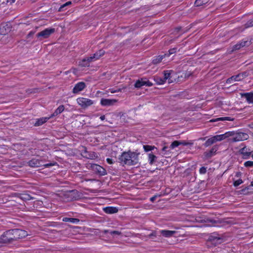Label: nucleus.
Returning a JSON list of instances; mask_svg holds the SVG:
<instances>
[{"instance_id":"obj_59","label":"nucleus","mask_w":253,"mask_h":253,"mask_svg":"<svg viewBox=\"0 0 253 253\" xmlns=\"http://www.w3.org/2000/svg\"><path fill=\"white\" fill-rule=\"evenodd\" d=\"M7 0V2H10V4L14 3L15 1V0Z\"/></svg>"},{"instance_id":"obj_41","label":"nucleus","mask_w":253,"mask_h":253,"mask_svg":"<svg viewBox=\"0 0 253 253\" xmlns=\"http://www.w3.org/2000/svg\"><path fill=\"white\" fill-rule=\"evenodd\" d=\"M178 146H179V141L177 140H175L171 143L169 146V148L172 149L176 147H178Z\"/></svg>"},{"instance_id":"obj_5","label":"nucleus","mask_w":253,"mask_h":253,"mask_svg":"<svg viewBox=\"0 0 253 253\" xmlns=\"http://www.w3.org/2000/svg\"><path fill=\"white\" fill-rule=\"evenodd\" d=\"M90 168L96 174H98L100 176H104L107 174L106 169L100 165L92 164L90 165Z\"/></svg>"},{"instance_id":"obj_25","label":"nucleus","mask_w":253,"mask_h":253,"mask_svg":"<svg viewBox=\"0 0 253 253\" xmlns=\"http://www.w3.org/2000/svg\"><path fill=\"white\" fill-rule=\"evenodd\" d=\"M216 238V239H215L214 241L211 242L215 246L217 245L220 244L224 242V239L223 238L222 236L219 234L218 236H217V237Z\"/></svg>"},{"instance_id":"obj_27","label":"nucleus","mask_w":253,"mask_h":253,"mask_svg":"<svg viewBox=\"0 0 253 253\" xmlns=\"http://www.w3.org/2000/svg\"><path fill=\"white\" fill-rule=\"evenodd\" d=\"M62 221L64 222H70L74 223H77L80 221V220L78 218H76L63 217Z\"/></svg>"},{"instance_id":"obj_22","label":"nucleus","mask_w":253,"mask_h":253,"mask_svg":"<svg viewBox=\"0 0 253 253\" xmlns=\"http://www.w3.org/2000/svg\"><path fill=\"white\" fill-rule=\"evenodd\" d=\"M64 106L63 105H60L53 112V114L51 115L49 117V118H52L53 117L56 116L59 114H61L64 110Z\"/></svg>"},{"instance_id":"obj_60","label":"nucleus","mask_w":253,"mask_h":253,"mask_svg":"<svg viewBox=\"0 0 253 253\" xmlns=\"http://www.w3.org/2000/svg\"><path fill=\"white\" fill-rule=\"evenodd\" d=\"M100 119L101 121H104L105 119V116L102 115L100 117Z\"/></svg>"},{"instance_id":"obj_51","label":"nucleus","mask_w":253,"mask_h":253,"mask_svg":"<svg viewBox=\"0 0 253 253\" xmlns=\"http://www.w3.org/2000/svg\"><path fill=\"white\" fill-rule=\"evenodd\" d=\"M176 50H177V48L176 47H174L173 48H171L169 50V54H168V56L171 55V54H172L176 52Z\"/></svg>"},{"instance_id":"obj_26","label":"nucleus","mask_w":253,"mask_h":253,"mask_svg":"<svg viewBox=\"0 0 253 253\" xmlns=\"http://www.w3.org/2000/svg\"><path fill=\"white\" fill-rule=\"evenodd\" d=\"M19 197L23 201H29L33 199V198L28 194H19Z\"/></svg>"},{"instance_id":"obj_13","label":"nucleus","mask_w":253,"mask_h":253,"mask_svg":"<svg viewBox=\"0 0 253 253\" xmlns=\"http://www.w3.org/2000/svg\"><path fill=\"white\" fill-rule=\"evenodd\" d=\"M28 164L29 166L31 167H40L42 166V161L40 160L37 159L33 158L32 160H30L28 162Z\"/></svg>"},{"instance_id":"obj_7","label":"nucleus","mask_w":253,"mask_h":253,"mask_svg":"<svg viewBox=\"0 0 253 253\" xmlns=\"http://www.w3.org/2000/svg\"><path fill=\"white\" fill-rule=\"evenodd\" d=\"M55 30L54 28H46L44 30L38 33L37 34L38 38L42 37L43 39L48 38L50 35L54 33Z\"/></svg>"},{"instance_id":"obj_53","label":"nucleus","mask_w":253,"mask_h":253,"mask_svg":"<svg viewBox=\"0 0 253 253\" xmlns=\"http://www.w3.org/2000/svg\"><path fill=\"white\" fill-rule=\"evenodd\" d=\"M56 164H57V163H56V162L55 163H48V164H42V166H44L45 168H49L50 167H51V166H53L55 165Z\"/></svg>"},{"instance_id":"obj_48","label":"nucleus","mask_w":253,"mask_h":253,"mask_svg":"<svg viewBox=\"0 0 253 253\" xmlns=\"http://www.w3.org/2000/svg\"><path fill=\"white\" fill-rule=\"evenodd\" d=\"M90 57H92V61L96 60L98 59L100 57L99 56V54L96 52L95 53L93 54L92 56Z\"/></svg>"},{"instance_id":"obj_52","label":"nucleus","mask_w":253,"mask_h":253,"mask_svg":"<svg viewBox=\"0 0 253 253\" xmlns=\"http://www.w3.org/2000/svg\"><path fill=\"white\" fill-rule=\"evenodd\" d=\"M224 134H226V138L230 136H233V137L235 136V132L234 131H228Z\"/></svg>"},{"instance_id":"obj_57","label":"nucleus","mask_w":253,"mask_h":253,"mask_svg":"<svg viewBox=\"0 0 253 253\" xmlns=\"http://www.w3.org/2000/svg\"><path fill=\"white\" fill-rule=\"evenodd\" d=\"M157 197V196L156 195H155V196H153L152 197H151L150 199V201L152 202H154L155 201V200H156Z\"/></svg>"},{"instance_id":"obj_10","label":"nucleus","mask_w":253,"mask_h":253,"mask_svg":"<svg viewBox=\"0 0 253 253\" xmlns=\"http://www.w3.org/2000/svg\"><path fill=\"white\" fill-rule=\"evenodd\" d=\"M218 149V146L214 145L210 151L205 152L204 153L205 159H209L211 158L213 156L216 154V152Z\"/></svg>"},{"instance_id":"obj_45","label":"nucleus","mask_w":253,"mask_h":253,"mask_svg":"<svg viewBox=\"0 0 253 253\" xmlns=\"http://www.w3.org/2000/svg\"><path fill=\"white\" fill-rule=\"evenodd\" d=\"M243 182V180L241 179H239L236 181H234L233 182V185L235 187H237L241 184H242Z\"/></svg>"},{"instance_id":"obj_42","label":"nucleus","mask_w":253,"mask_h":253,"mask_svg":"<svg viewBox=\"0 0 253 253\" xmlns=\"http://www.w3.org/2000/svg\"><path fill=\"white\" fill-rule=\"evenodd\" d=\"M38 89L37 88H29L26 90V93L27 94L35 93L38 92Z\"/></svg>"},{"instance_id":"obj_21","label":"nucleus","mask_w":253,"mask_h":253,"mask_svg":"<svg viewBox=\"0 0 253 253\" xmlns=\"http://www.w3.org/2000/svg\"><path fill=\"white\" fill-rule=\"evenodd\" d=\"M49 119V117H42L40 118L39 119H38L36 120V122L34 124V126H39L42 125H43L44 123L46 122L48 119Z\"/></svg>"},{"instance_id":"obj_30","label":"nucleus","mask_w":253,"mask_h":253,"mask_svg":"<svg viewBox=\"0 0 253 253\" xmlns=\"http://www.w3.org/2000/svg\"><path fill=\"white\" fill-rule=\"evenodd\" d=\"M234 119L231 118V117H221V118H218L215 119H212L210 121L211 122H214L219 121H233Z\"/></svg>"},{"instance_id":"obj_33","label":"nucleus","mask_w":253,"mask_h":253,"mask_svg":"<svg viewBox=\"0 0 253 253\" xmlns=\"http://www.w3.org/2000/svg\"><path fill=\"white\" fill-rule=\"evenodd\" d=\"M219 234L216 232H213L210 235L208 241L211 242L214 241Z\"/></svg>"},{"instance_id":"obj_34","label":"nucleus","mask_w":253,"mask_h":253,"mask_svg":"<svg viewBox=\"0 0 253 253\" xmlns=\"http://www.w3.org/2000/svg\"><path fill=\"white\" fill-rule=\"evenodd\" d=\"M172 70H169V71H168V70H166V71H164L163 72V73H164V78H163V80H165L166 81L167 80L169 79V80H170V74H171V72H172Z\"/></svg>"},{"instance_id":"obj_3","label":"nucleus","mask_w":253,"mask_h":253,"mask_svg":"<svg viewBox=\"0 0 253 253\" xmlns=\"http://www.w3.org/2000/svg\"><path fill=\"white\" fill-rule=\"evenodd\" d=\"M249 72L247 71H245L239 73L236 75L232 76L231 77L229 78L226 80L227 84H230L233 81H241L243 80L244 79L246 78L249 76Z\"/></svg>"},{"instance_id":"obj_63","label":"nucleus","mask_w":253,"mask_h":253,"mask_svg":"<svg viewBox=\"0 0 253 253\" xmlns=\"http://www.w3.org/2000/svg\"><path fill=\"white\" fill-rule=\"evenodd\" d=\"M250 126V127L253 128V123H252Z\"/></svg>"},{"instance_id":"obj_55","label":"nucleus","mask_w":253,"mask_h":253,"mask_svg":"<svg viewBox=\"0 0 253 253\" xmlns=\"http://www.w3.org/2000/svg\"><path fill=\"white\" fill-rule=\"evenodd\" d=\"M35 31H31L27 35V39H29L30 37H32L33 35L35 34Z\"/></svg>"},{"instance_id":"obj_49","label":"nucleus","mask_w":253,"mask_h":253,"mask_svg":"<svg viewBox=\"0 0 253 253\" xmlns=\"http://www.w3.org/2000/svg\"><path fill=\"white\" fill-rule=\"evenodd\" d=\"M200 174H205L207 172V168L205 167H201L199 169Z\"/></svg>"},{"instance_id":"obj_64","label":"nucleus","mask_w":253,"mask_h":253,"mask_svg":"<svg viewBox=\"0 0 253 253\" xmlns=\"http://www.w3.org/2000/svg\"><path fill=\"white\" fill-rule=\"evenodd\" d=\"M252 153H253V154H252V157L253 158V152H252Z\"/></svg>"},{"instance_id":"obj_50","label":"nucleus","mask_w":253,"mask_h":253,"mask_svg":"<svg viewBox=\"0 0 253 253\" xmlns=\"http://www.w3.org/2000/svg\"><path fill=\"white\" fill-rule=\"evenodd\" d=\"M241 46L240 45L239 43L238 42L237 44H235L232 48V51L237 50L240 49Z\"/></svg>"},{"instance_id":"obj_11","label":"nucleus","mask_w":253,"mask_h":253,"mask_svg":"<svg viewBox=\"0 0 253 253\" xmlns=\"http://www.w3.org/2000/svg\"><path fill=\"white\" fill-rule=\"evenodd\" d=\"M86 87L85 84L83 82H81L75 84L73 89V93L75 94L78 93L82 91Z\"/></svg>"},{"instance_id":"obj_2","label":"nucleus","mask_w":253,"mask_h":253,"mask_svg":"<svg viewBox=\"0 0 253 253\" xmlns=\"http://www.w3.org/2000/svg\"><path fill=\"white\" fill-rule=\"evenodd\" d=\"M138 155L139 153L129 150L123 152L118 159L123 165L134 166L138 163Z\"/></svg>"},{"instance_id":"obj_46","label":"nucleus","mask_w":253,"mask_h":253,"mask_svg":"<svg viewBox=\"0 0 253 253\" xmlns=\"http://www.w3.org/2000/svg\"><path fill=\"white\" fill-rule=\"evenodd\" d=\"M244 166L246 168L253 167V161H248L244 163Z\"/></svg>"},{"instance_id":"obj_20","label":"nucleus","mask_w":253,"mask_h":253,"mask_svg":"<svg viewBox=\"0 0 253 253\" xmlns=\"http://www.w3.org/2000/svg\"><path fill=\"white\" fill-rule=\"evenodd\" d=\"M160 233L161 235L165 237H172L176 233V231L168 230H162L160 231Z\"/></svg>"},{"instance_id":"obj_19","label":"nucleus","mask_w":253,"mask_h":253,"mask_svg":"<svg viewBox=\"0 0 253 253\" xmlns=\"http://www.w3.org/2000/svg\"><path fill=\"white\" fill-rule=\"evenodd\" d=\"M201 222L211 223V225H214L217 223H221V222L219 220H215L213 218L206 217L201 220Z\"/></svg>"},{"instance_id":"obj_43","label":"nucleus","mask_w":253,"mask_h":253,"mask_svg":"<svg viewBox=\"0 0 253 253\" xmlns=\"http://www.w3.org/2000/svg\"><path fill=\"white\" fill-rule=\"evenodd\" d=\"M253 26V18L250 19L245 24V27L246 28H248L251 27Z\"/></svg>"},{"instance_id":"obj_15","label":"nucleus","mask_w":253,"mask_h":253,"mask_svg":"<svg viewBox=\"0 0 253 253\" xmlns=\"http://www.w3.org/2000/svg\"><path fill=\"white\" fill-rule=\"evenodd\" d=\"M68 197L70 198V200H76L80 198L79 192L77 190H73L69 191L67 193Z\"/></svg>"},{"instance_id":"obj_40","label":"nucleus","mask_w":253,"mask_h":253,"mask_svg":"<svg viewBox=\"0 0 253 253\" xmlns=\"http://www.w3.org/2000/svg\"><path fill=\"white\" fill-rule=\"evenodd\" d=\"M71 4L72 2L71 1L66 2L65 3L60 6V7L59 8L58 11L61 12L64 11V8H65L67 6L71 5Z\"/></svg>"},{"instance_id":"obj_56","label":"nucleus","mask_w":253,"mask_h":253,"mask_svg":"<svg viewBox=\"0 0 253 253\" xmlns=\"http://www.w3.org/2000/svg\"><path fill=\"white\" fill-rule=\"evenodd\" d=\"M106 161L109 164H113L115 162V161H113V160L112 159H111V158H107L106 159Z\"/></svg>"},{"instance_id":"obj_9","label":"nucleus","mask_w":253,"mask_h":253,"mask_svg":"<svg viewBox=\"0 0 253 253\" xmlns=\"http://www.w3.org/2000/svg\"><path fill=\"white\" fill-rule=\"evenodd\" d=\"M153 84L148 80H147L146 79H141L136 81L134 84V86L135 88H139L144 85L151 86Z\"/></svg>"},{"instance_id":"obj_32","label":"nucleus","mask_w":253,"mask_h":253,"mask_svg":"<svg viewBox=\"0 0 253 253\" xmlns=\"http://www.w3.org/2000/svg\"><path fill=\"white\" fill-rule=\"evenodd\" d=\"M226 134H223L221 135H216L213 136L215 143L218 141H221L226 138Z\"/></svg>"},{"instance_id":"obj_58","label":"nucleus","mask_w":253,"mask_h":253,"mask_svg":"<svg viewBox=\"0 0 253 253\" xmlns=\"http://www.w3.org/2000/svg\"><path fill=\"white\" fill-rule=\"evenodd\" d=\"M241 175V172H237L236 173L235 176L237 177H240Z\"/></svg>"},{"instance_id":"obj_29","label":"nucleus","mask_w":253,"mask_h":253,"mask_svg":"<svg viewBox=\"0 0 253 253\" xmlns=\"http://www.w3.org/2000/svg\"><path fill=\"white\" fill-rule=\"evenodd\" d=\"M239 44L241 46V47H243L245 46H249L251 42V41H249L248 39H243L240 42H239Z\"/></svg>"},{"instance_id":"obj_16","label":"nucleus","mask_w":253,"mask_h":253,"mask_svg":"<svg viewBox=\"0 0 253 253\" xmlns=\"http://www.w3.org/2000/svg\"><path fill=\"white\" fill-rule=\"evenodd\" d=\"M92 57H88L82 59L79 63V65L82 67H89L90 63L92 62Z\"/></svg>"},{"instance_id":"obj_1","label":"nucleus","mask_w":253,"mask_h":253,"mask_svg":"<svg viewBox=\"0 0 253 253\" xmlns=\"http://www.w3.org/2000/svg\"><path fill=\"white\" fill-rule=\"evenodd\" d=\"M27 232L20 229H12L4 232L0 237V243L11 244L28 236Z\"/></svg>"},{"instance_id":"obj_44","label":"nucleus","mask_w":253,"mask_h":253,"mask_svg":"<svg viewBox=\"0 0 253 253\" xmlns=\"http://www.w3.org/2000/svg\"><path fill=\"white\" fill-rule=\"evenodd\" d=\"M179 141V145H182L183 146H187V145H192L193 143L187 142L185 140Z\"/></svg>"},{"instance_id":"obj_38","label":"nucleus","mask_w":253,"mask_h":253,"mask_svg":"<svg viewBox=\"0 0 253 253\" xmlns=\"http://www.w3.org/2000/svg\"><path fill=\"white\" fill-rule=\"evenodd\" d=\"M251 187H253V181L251 182V184L250 186H247V187H245V188H243V189H242V190H241L242 193L246 194H247L248 193H249V192L247 191L251 190Z\"/></svg>"},{"instance_id":"obj_4","label":"nucleus","mask_w":253,"mask_h":253,"mask_svg":"<svg viewBox=\"0 0 253 253\" xmlns=\"http://www.w3.org/2000/svg\"><path fill=\"white\" fill-rule=\"evenodd\" d=\"M77 101L78 104L83 109H85L94 103L93 100L84 97L78 98Z\"/></svg>"},{"instance_id":"obj_54","label":"nucleus","mask_w":253,"mask_h":253,"mask_svg":"<svg viewBox=\"0 0 253 253\" xmlns=\"http://www.w3.org/2000/svg\"><path fill=\"white\" fill-rule=\"evenodd\" d=\"M97 52L99 54V56L100 57H101L104 54L105 51L103 50V49H100V50L97 51Z\"/></svg>"},{"instance_id":"obj_37","label":"nucleus","mask_w":253,"mask_h":253,"mask_svg":"<svg viewBox=\"0 0 253 253\" xmlns=\"http://www.w3.org/2000/svg\"><path fill=\"white\" fill-rule=\"evenodd\" d=\"M154 80L158 84H163L166 82V81L164 80L163 78L159 77H155Z\"/></svg>"},{"instance_id":"obj_61","label":"nucleus","mask_w":253,"mask_h":253,"mask_svg":"<svg viewBox=\"0 0 253 253\" xmlns=\"http://www.w3.org/2000/svg\"><path fill=\"white\" fill-rule=\"evenodd\" d=\"M206 137H202V138H200V139L201 140H205L206 139Z\"/></svg>"},{"instance_id":"obj_18","label":"nucleus","mask_w":253,"mask_h":253,"mask_svg":"<svg viewBox=\"0 0 253 253\" xmlns=\"http://www.w3.org/2000/svg\"><path fill=\"white\" fill-rule=\"evenodd\" d=\"M242 97H245L249 103H253V92L241 93Z\"/></svg>"},{"instance_id":"obj_62","label":"nucleus","mask_w":253,"mask_h":253,"mask_svg":"<svg viewBox=\"0 0 253 253\" xmlns=\"http://www.w3.org/2000/svg\"><path fill=\"white\" fill-rule=\"evenodd\" d=\"M176 29L178 31L181 29V27H177L176 28Z\"/></svg>"},{"instance_id":"obj_35","label":"nucleus","mask_w":253,"mask_h":253,"mask_svg":"<svg viewBox=\"0 0 253 253\" xmlns=\"http://www.w3.org/2000/svg\"><path fill=\"white\" fill-rule=\"evenodd\" d=\"M215 143V141H214V140L213 138V136L209 138L206 141V142L204 143V145L205 146V147H209L212 144L214 143Z\"/></svg>"},{"instance_id":"obj_17","label":"nucleus","mask_w":253,"mask_h":253,"mask_svg":"<svg viewBox=\"0 0 253 253\" xmlns=\"http://www.w3.org/2000/svg\"><path fill=\"white\" fill-rule=\"evenodd\" d=\"M103 210L107 214H113L118 211V209L115 207H106L104 208Z\"/></svg>"},{"instance_id":"obj_12","label":"nucleus","mask_w":253,"mask_h":253,"mask_svg":"<svg viewBox=\"0 0 253 253\" xmlns=\"http://www.w3.org/2000/svg\"><path fill=\"white\" fill-rule=\"evenodd\" d=\"M117 102L116 99L102 98L100 101V104L103 106H110L113 105Z\"/></svg>"},{"instance_id":"obj_31","label":"nucleus","mask_w":253,"mask_h":253,"mask_svg":"<svg viewBox=\"0 0 253 253\" xmlns=\"http://www.w3.org/2000/svg\"><path fill=\"white\" fill-rule=\"evenodd\" d=\"M156 159L157 157L152 153H149L148 154V160L150 165H152L154 163H155L156 162Z\"/></svg>"},{"instance_id":"obj_28","label":"nucleus","mask_w":253,"mask_h":253,"mask_svg":"<svg viewBox=\"0 0 253 253\" xmlns=\"http://www.w3.org/2000/svg\"><path fill=\"white\" fill-rule=\"evenodd\" d=\"M209 0H196L194 4L196 7H199L206 4L208 2Z\"/></svg>"},{"instance_id":"obj_8","label":"nucleus","mask_w":253,"mask_h":253,"mask_svg":"<svg viewBox=\"0 0 253 253\" xmlns=\"http://www.w3.org/2000/svg\"><path fill=\"white\" fill-rule=\"evenodd\" d=\"M11 28L12 27L10 23H1L0 25V35H7L11 31Z\"/></svg>"},{"instance_id":"obj_6","label":"nucleus","mask_w":253,"mask_h":253,"mask_svg":"<svg viewBox=\"0 0 253 253\" xmlns=\"http://www.w3.org/2000/svg\"><path fill=\"white\" fill-rule=\"evenodd\" d=\"M249 138V135L245 133L240 131L235 132V136L233 137L232 141L233 142H237L247 140Z\"/></svg>"},{"instance_id":"obj_24","label":"nucleus","mask_w":253,"mask_h":253,"mask_svg":"<svg viewBox=\"0 0 253 253\" xmlns=\"http://www.w3.org/2000/svg\"><path fill=\"white\" fill-rule=\"evenodd\" d=\"M169 147L168 146H164L163 147L162 149V151L163 152V155L166 157V158H168V157H170V154H171V151H170V149H169Z\"/></svg>"},{"instance_id":"obj_23","label":"nucleus","mask_w":253,"mask_h":253,"mask_svg":"<svg viewBox=\"0 0 253 253\" xmlns=\"http://www.w3.org/2000/svg\"><path fill=\"white\" fill-rule=\"evenodd\" d=\"M167 56V54H165L162 55L156 56L154 57L152 61V63L154 65H157L160 63L163 58Z\"/></svg>"},{"instance_id":"obj_39","label":"nucleus","mask_w":253,"mask_h":253,"mask_svg":"<svg viewBox=\"0 0 253 253\" xmlns=\"http://www.w3.org/2000/svg\"><path fill=\"white\" fill-rule=\"evenodd\" d=\"M143 148L145 152H149L154 150L156 147L154 146L145 145H143Z\"/></svg>"},{"instance_id":"obj_14","label":"nucleus","mask_w":253,"mask_h":253,"mask_svg":"<svg viewBox=\"0 0 253 253\" xmlns=\"http://www.w3.org/2000/svg\"><path fill=\"white\" fill-rule=\"evenodd\" d=\"M239 153L243 155V159H247L250 158L252 152H251L249 149L245 146L239 150Z\"/></svg>"},{"instance_id":"obj_47","label":"nucleus","mask_w":253,"mask_h":253,"mask_svg":"<svg viewBox=\"0 0 253 253\" xmlns=\"http://www.w3.org/2000/svg\"><path fill=\"white\" fill-rule=\"evenodd\" d=\"M157 232L156 231H153L151 234L149 235V237L152 239H155V238L157 237Z\"/></svg>"},{"instance_id":"obj_36","label":"nucleus","mask_w":253,"mask_h":253,"mask_svg":"<svg viewBox=\"0 0 253 253\" xmlns=\"http://www.w3.org/2000/svg\"><path fill=\"white\" fill-rule=\"evenodd\" d=\"M103 233H104L105 234H106V233H110V234L111 235H119L121 234V232L119 231H110V230H105L103 231Z\"/></svg>"}]
</instances>
